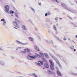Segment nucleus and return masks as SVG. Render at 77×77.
I'll return each instance as SVG.
<instances>
[{"mask_svg":"<svg viewBox=\"0 0 77 77\" xmlns=\"http://www.w3.org/2000/svg\"><path fill=\"white\" fill-rule=\"evenodd\" d=\"M37 56L38 57H41V55L39 54H36L34 56H31L30 55H28L26 57L29 60H32L33 59H36Z\"/></svg>","mask_w":77,"mask_h":77,"instance_id":"obj_1","label":"nucleus"},{"mask_svg":"<svg viewBox=\"0 0 77 77\" xmlns=\"http://www.w3.org/2000/svg\"><path fill=\"white\" fill-rule=\"evenodd\" d=\"M5 12L6 13H8L9 14H14V11H10V12H9V8L10 7L8 5H6L5 6Z\"/></svg>","mask_w":77,"mask_h":77,"instance_id":"obj_2","label":"nucleus"},{"mask_svg":"<svg viewBox=\"0 0 77 77\" xmlns=\"http://www.w3.org/2000/svg\"><path fill=\"white\" fill-rule=\"evenodd\" d=\"M52 58L53 59H54V60L56 61V62L57 63L60 68H62V66H61V65H60V64L59 63V61L56 58V57H55L54 56L53 57H52Z\"/></svg>","mask_w":77,"mask_h":77,"instance_id":"obj_3","label":"nucleus"},{"mask_svg":"<svg viewBox=\"0 0 77 77\" xmlns=\"http://www.w3.org/2000/svg\"><path fill=\"white\" fill-rule=\"evenodd\" d=\"M50 63V67L51 69V70H54V63L52 62L51 60H49Z\"/></svg>","mask_w":77,"mask_h":77,"instance_id":"obj_4","label":"nucleus"},{"mask_svg":"<svg viewBox=\"0 0 77 77\" xmlns=\"http://www.w3.org/2000/svg\"><path fill=\"white\" fill-rule=\"evenodd\" d=\"M61 5L63 7V8H64V9H67V10H69L68 8V6H67V5H66L63 3H62Z\"/></svg>","mask_w":77,"mask_h":77,"instance_id":"obj_5","label":"nucleus"},{"mask_svg":"<svg viewBox=\"0 0 77 77\" xmlns=\"http://www.w3.org/2000/svg\"><path fill=\"white\" fill-rule=\"evenodd\" d=\"M22 27L23 30H25V31H27V26H26L23 25L22 26Z\"/></svg>","mask_w":77,"mask_h":77,"instance_id":"obj_6","label":"nucleus"},{"mask_svg":"<svg viewBox=\"0 0 77 77\" xmlns=\"http://www.w3.org/2000/svg\"><path fill=\"white\" fill-rule=\"evenodd\" d=\"M13 23L14 26L17 27V28H19V25L16 22L14 21L13 22Z\"/></svg>","mask_w":77,"mask_h":77,"instance_id":"obj_7","label":"nucleus"},{"mask_svg":"<svg viewBox=\"0 0 77 77\" xmlns=\"http://www.w3.org/2000/svg\"><path fill=\"white\" fill-rule=\"evenodd\" d=\"M60 58L61 59H63V60L65 62H66V61H67V60H66V59L64 57H63L60 56Z\"/></svg>","mask_w":77,"mask_h":77,"instance_id":"obj_8","label":"nucleus"},{"mask_svg":"<svg viewBox=\"0 0 77 77\" xmlns=\"http://www.w3.org/2000/svg\"><path fill=\"white\" fill-rule=\"evenodd\" d=\"M68 10L70 12H72V13H73V14H75L77 12L76 11L72 9H70Z\"/></svg>","mask_w":77,"mask_h":77,"instance_id":"obj_9","label":"nucleus"},{"mask_svg":"<svg viewBox=\"0 0 77 77\" xmlns=\"http://www.w3.org/2000/svg\"><path fill=\"white\" fill-rule=\"evenodd\" d=\"M5 64V63L3 61L0 60V65L3 66Z\"/></svg>","mask_w":77,"mask_h":77,"instance_id":"obj_10","label":"nucleus"},{"mask_svg":"<svg viewBox=\"0 0 77 77\" xmlns=\"http://www.w3.org/2000/svg\"><path fill=\"white\" fill-rule=\"evenodd\" d=\"M44 54L46 58H47L48 59H49V58H50V57L47 53H45Z\"/></svg>","mask_w":77,"mask_h":77,"instance_id":"obj_11","label":"nucleus"},{"mask_svg":"<svg viewBox=\"0 0 77 77\" xmlns=\"http://www.w3.org/2000/svg\"><path fill=\"white\" fill-rule=\"evenodd\" d=\"M53 28L56 31V32H57V28H56V27L55 25H54L53 26Z\"/></svg>","mask_w":77,"mask_h":77,"instance_id":"obj_12","label":"nucleus"},{"mask_svg":"<svg viewBox=\"0 0 77 77\" xmlns=\"http://www.w3.org/2000/svg\"><path fill=\"white\" fill-rule=\"evenodd\" d=\"M39 62L40 63H37V65H38L39 66L40 65H43V62H42V61H39Z\"/></svg>","mask_w":77,"mask_h":77,"instance_id":"obj_13","label":"nucleus"},{"mask_svg":"<svg viewBox=\"0 0 77 77\" xmlns=\"http://www.w3.org/2000/svg\"><path fill=\"white\" fill-rule=\"evenodd\" d=\"M16 42H18V43H20V44H22V45H26L27 44L26 43H23L18 41H16Z\"/></svg>","mask_w":77,"mask_h":77,"instance_id":"obj_14","label":"nucleus"},{"mask_svg":"<svg viewBox=\"0 0 77 77\" xmlns=\"http://www.w3.org/2000/svg\"><path fill=\"white\" fill-rule=\"evenodd\" d=\"M34 48H35V49L36 51H39V48L37 46H34Z\"/></svg>","mask_w":77,"mask_h":77,"instance_id":"obj_15","label":"nucleus"},{"mask_svg":"<svg viewBox=\"0 0 77 77\" xmlns=\"http://www.w3.org/2000/svg\"><path fill=\"white\" fill-rule=\"evenodd\" d=\"M57 73L59 76H60L62 75L61 73L58 70L57 71Z\"/></svg>","mask_w":77,"mask_h":77,"instance_id":"obj_16","label":"nucleus"},{"mask_svg":"<svg viewBox=\"0 0 77 77\" xmlns=\"http://www.w3.org/2000/svg\"><path fill=\"white\" fill-rule=\"evenodd\" d=\"M25 51H27L28 52H30L31 51V50L30 49L27 48V49H24Z\"/></svg>","mask_w":77,"mask_h":77,"instance_id":"obj_17","label":"nucleus"},{"mask_svg":"<svg viewBox=\"0 0 77 77\" xmlns=\"http://www.w3.org/2000/svg\"><path fill=\"white\" fill-rule=\"evenodd\" d=\"M44 66L46 68H49V66H48L47 64H45Z\"/></svg>","mask_w":77,"mask_h":77,"instance_id":"obj_18","label":"nucleus"},{"mask_svg":"<svg viewBox=\"0 0 77 77\" xmlns=\"http://www.w3.org/2000/svg\"><path fill=\"white\" fill-rule=\"evenodd\" d=\"M20 53L21 54H26V51H21L20 52Z\"/></svg>","mask_w":77,"mask_h":77,"instance_id":"obj_19","label":"nucleus"},{"mask_svg":"<svg viewBox=\"0 0 77 77\" xmlns=\"http://www.w3.org/2000/svg\"><path fill=\"white\" fill-rule=\"evenodd\" d=\"M15 21L16 22H17L18 23H20V20H18V19L17 18L15 19Z\"/></svg>","mask_w":77,"mask_h":77,"instance_id":"obj_20","label":"nucleus"},{"mask_svg":"<svg viewBox=\"0 0 77 77\" xmlns=\"http://www.w3.org/2000/svg\"><path fill=\"white\" fill-rule=\"evenodd\" d=\"M29 39L30 40V41H32V42H33V40H34L33 38L31 37H29Z\"/></svg>","mask_w":77,"mask_h":77,"instance_id":"obj_21","label":"nucleus"},{"mask_svg":"<svg viewBox=\"0 0 77 77\" xmlns=\"http://www.w3.org/2000/svg\"><path fill=\"white\" fill-rule=\"evenodd\" d=\"M43 62H47V60L45 58H44L42 59Z\"/></svg>","mask_w":77,"mask_h":77,"instance_id":"obj_22","label":"nucleus"},{"mask_svg":"<svg viewBox=\"0 0 77 77\" xmlns=\"http://www.w3.org/2000/svg\"><path fill=\"white\" fill-rule=\"evenodd\" d=\"M70 48L71 49V50H74V46H70Z\"/></svg>","mask_w":77,"mask_h":77,"instance_id":"obj_23","label":"nucleus"},{"mask_svg":"<svg viewBox=\"0 0 77 77\" xmlns=\"http://www.w3.org/2000/svg\"><path fill=\"white\" fill-rule=\"evenodd\" d=\"M51 1H52V2H57L58 3H59V2H58L57 0H51Z\"/></svg>","mask_w":77,"mask_h":77,"instance_id":"obj_24","label":"nucleus"},{"mask_svg":"<svg viewBox=\"0 0 77 77\" xmlns=\"http://www.w3.org/2000/svg\"><path fill=\"white\" fill-rule=\"evenodd\" d=\"M48 73L49 74H52V72L50 70H48Z\"/></svg>","mask_w":77,"mask_h":77,"instance_id":"obj_25","label":"nucleus"},{"mask_svg":"<svg viewBox=\"0 0 77 77\" xmlns=\"http://www.w3.org/2000/svg\"><path fill=\"white\" fill-rule=\"evenodd\" d=\"M55 38H56V39H57L58 40H59V41H60L61 42H62V40H60V39L58 37H57L56 36H55Z\"/></svg>","mask_w":77,"mask_h":77,"instance_id":"obj_26","label":"nucleus"},{"mask_svg":"<svg viewBox=\"0 0 77 77\" xmlns=\"http://www.w3.org/2000/svg\"><path fill=\"white\" fill-rule=\"evenodd\" d=\"M15 16L17 17V18H18L19 15L17 13H16L15 14Z\"/></svg>","mask_w":77,"mask_h":77,"instance_id":"obj_27","label":"nucleus"},{"mask_svg":"<svg viewBox=\"0 0 77 77\" xmlns=\"http://www.w3.org/2000/svg\"><path fill=\"white\" fill-rule=\"evenodd\" d=\"M32 75H34L35 77H37L38 76H37L36 74H35V73H32Z\"/></svg>","mask_w":77,"mask_h":77,"instance_id":"obj_28","label":"nucleus"},{"mask_svg":"<svg viewBox=\"0 0 77 77\" xmlns=\"http://www.w3.org/2000/svg\"><path fill=\"white\" fill-rule=\"evenodd\" d=\"M28 21H29V22H30V23H31V22L32 21V20H31V19H29Z\"/></svg>","mask_w":77,"mask_h":77,"instance_id":"obj_29","label":"nucleus"},{"mask_svg":"<svg viewBox=\"0 0 77 77\" xmlns=\"http://www.w3.org/2000/svg\"><path fill=\"white\" fill-rule=\"evenodd\" d=\"M45 42H47L48 43H50V42H49V41L47 40H45Z\"/></svg>","mask_w":77,"mask_h":77,"instance_id":"obj_30","label":"nucleus"},{"mask_svg":"<svg viewBox=\"0 0 77 77\" xmlns=\"http://www.w3.org/2000/svg\"><path fill=\"white\" fill-rule=\"evenodd\" d=\"M31 9L32 10V11H34V13H35V10H34L33 8H31Z\"/></svg>","mask_w":77,"mask_h":77,"instance_id":"obj_31","label":"nucleus"},{"mask_svg":"<svg viewBox=\"0 0 77 77\" xmlns=\"http://www.w3.org/2000/svg\"><path fill=\"white\" fill-rule=\"evenodd\" d=\"M5 19H2L1 20V21H5Z\"/></svg>","mask_w":77,"mask_h":77,"instance_id":"obj_32","label":"nucleus"},{"mask_svg":"<svg viewBox=\"0 0 77 77\" xmlns=\"http://www.w3.org/2000/svg\"><path fill=\"white\" fill-rule=\"evenodd\" d=\"M67 17L68 18H69V19H70V20H72V17H71L69 16H68Z\"/></svg>","mask_w":77,"mask_h":77,"instance_id":"obj_33","label":"nucleus"},{"mask_svg":"<svg viewBox=\"0 0 77 77\" xmlns=\"http://www.w3.org/2000/svg\"><path fill=\"white\" fill-rule=\"evenodd\" d=\"M49 54H50V56H51V57H53L54 56H53V55H52L50 53H49Z\"/></svg>","mask_w":77,"mask_h":77,"instance_id":"obj_34","label":"nucleus"},{"mask_svg":"<svg viewBox=\"0 0 77 77\" xmlns=\"http://www.w3.org/2000/svg\"><path fill=\"white\" fill-rule=\"evenodd\" d=\"M40 55H41V56H44V54H43V53H40Z\"/></svg>","mask_w":77,"mask_h":77,"instance_id":"obj_35","label":"nucleus"},{"mask_svg":"<svg viewBox=\"0 0 77 77\" xmlns=\"http://www.w3.org/2000/svg\"><path fill=\"white\" fill-rule=\"evenodd\" d=\"M72 74H73L74 75H77V73H72Z\"/></svg>","mask_w":77,"mask_h":77,"instance_id":"obj_36","label":"nucleus"},{"mask_svg":"<svg viewBox=\"0 0 77 77\" xmlns=\"http://www.w3.org/2000/svg\"><path fill=\"white\" fill-rule=\"evenodd\" d=\"M70 3L71 5H74V3H72L71 2H70Z\"/></svg>","mask_w":77,"mask_h":77,"instance_id":"obj_37","label":"nucleus"},{"mask_svg":"<svg viewBox=\"0 0 77 77\" xmlns=\"http://www.w3.org/2000/svg\"><path fill=\"white\" fill-rule=\"evenodd\" d=\"M58 18H59V17H56V18L55 19V20H58Z\"/></svg>","mask_w":77,"mask_h":77,"instance_id":"obj_38","label":"nucleus"},{"mask_svg":"<svg viewBox=\"0 0 77 77\" xmlns=\"http://www.w3.org/2000/svg\"><path fill=\"white\" fill-rule=\"evenodd\" d=\"M6 21H4V22H3V23L4 24H6Z\"/></svg>","mask_w":77,"mask_h":77,"instance_id":"obj_39","label":"nucleus"},{"mask_svg":"<svg viewBox=\"0 0 77 77\" xmlns=\"http://www.w3.org/2000/svg\"><path fill=\"white\" fill-rule=\"evenodd\" d=\"M0 50H1V51H3V49L2 48H0Z\"/></svg>","mask_w":77,"mask_h":77,"instance_id":"obj_40","label":"nucleus"},{"mask_svg":"<svg viewBox=\"0 0 77 77\" xmlns=\"http://www.w3.org/2000/svg\"><path fill=\"white\" fill-rule=\"evenodd\" d=\"M18 48H19V49H21V48H23L21 47H18Z\"/></svg>","mask_w":77,"mask_h":77,"instance_id":"obj_41","label":"nucleus"},{"mask_svg":"<svg viewBox=\"0 0 77 77\" xmlns=\"http://www.w3.org/2000/svg\"><path fill=\"white\" fill-rule=\"evenodd\" d=\"M48 15V14L46 13L45 14V16H46V17H47V16Z\"/></svg>","mask_w":77,"mask_h":77,"instance_id":"obj_42","label":"nucleus"},{"mask_svg":"<svg viewBox=\"0 0 77 77\" xmlns=\"http://www.w3.org/2000/svg\"><path fill=\"white\" fill-rule=\"evenodd\" d=\"M66 38L64 37V38H63V40H64V41H66Z\"/></svg>","mask_w":77,"mask_h":77,"instance_id":"obj_43","label":"nucleus"},{"mask_svg":"<svg viewBox=\"0 0 77 77\" xmlns=\"http://www.w3.org/2000/svg\"><path fill=\"white\" fill-rule=\"evenodd\" d=\"M51 42L52 44H53V41H52V40H51Z\"/></svg>","mask_w":77,"mask_h":77,"instance_id":"obj_44","label":"nucleus"},{"mask_svg":"<svg viewBox=\"0 0 77 77\" xmlns=\"http://www.w3.org/2000/svg\"><path fill=\"white\" fill-rule=\"evenodd\" d=\"M72 24H73V26H76V24H74V23H72Z\"/></svg>","mask_w":77,"mask_h":77,"instance_id":"obj_45","label":"nucleus"},{"mask_svg":"<svg viewBox=\"0 0 77 77\" xmlns=\"http://www.w3.org/2000/svg\"><path fill=\"white\" fill-rule=\"evenodd\" d=\"M56 34H58V32H57V31H56Z\"/></svg>","mask_w":77,"mask_h":77,"instance_id":"obj_46","label":"nucleus"},{"mask_svg":"<svg viewBox=\"0 0 77 77\" xmlns=\"http://www.w3.org/2000/svg\"><path fill=\"white\" fill-rule=\"evenodd\" d=\"M15 11H16V12H17V9H15Z\"/></svg>","mask_w":77,"mask_h":77,"instance_id":"obj_47","label":"nucleus"},{"mask_svg":"<svg viewBox=\"0 0 77 77\" xmlns=\"http://www.w3.org/2000/svg\"><path fill=\"white\" fill-rule=\"evenodd\" d=\"M35 30H38V29L36 28H35Z\"/></svg>","mask_w":77,"mask_h":77,"instance_id":"obj_48","label":"nucleus"},{"mask_svg":"<svg viewBox=\"0 0 77 77\" xmlns=\"http://www.w3.org/2000/svg\"><path fill=\"white\" fill-rule=\"evenodd\" d=\"M56 69H59V68H58V67H57Z\"/></svg>","mask_w":77,"mask_h":77,"instance_id":"obj_49","label":"nucleus"},{"mask_svg":"<svg viewBox=\"0 0 77 77\" xmlns=\"http://www.w3.org/2000/svg\"><path fill=\"white\" fill-rule=\"evenodd\" d=\"M72 42H73L74 43H75V42H74L73 40H72Z\"/></svg>","mask_w":77,"mask_h":77,"instance_id":"obj_50","label":"nucleus"},{"mask_svg":"<svg viewBox=\"0 0 77 77\" xmlns=\"http://www.w3.org/2000/svg\"><path fill=\"white\" fill-rule=\"evenodd\" d=\"M74 51H76V50H75V49H74Z\"/></svg>","mask_w":77,"mask_h":77,"instance_id":"obj_51","label":"nucleus"},{"mask_svg":"<svg viewBox=\"0 0 77 77\" xmlns=\"http://www.w3.org/2000/svg\"><path fill=\"white\" fill-rule=\"evenodd\" d=\"M12 58H13V59H14V58H15V57H12Z\"/></svg>","mask_w":77,"mask_h":77,"instance_id":"obj_52","label":"nucleus"},{"mask_svg":"<svg viewBox=\"0 0 77 77\" xmlns=\"http://www.w3.org/2000/svg\"><path fill=\"white\" fill-rule=\"evenodd\" d=\"M3 26H5V23H3Z\"/></svg>","mask_w":77,"mask_h":77,"instance_id":"obj_53","label":"nucleus"},{"mask_svg":"<svg viewBox=\"0 0 77 77\" xmlns=\"http://www.w3.org/2000/svg\"><path fill=\"white\" fill-rule=\"evenodd\" d=\"M13 2H15V0H12Z\"/></svg>","mask_w":77,"mask_h":77,"instance_id":"obj_54","label":"nucleus"},{"mask_svg":"<svg viewBox=\"0 0 77 77\" xmlns=\"http://www.w3.org/2000/svg\"><path fill=\"white\" fill-rule=\"evenodd\" d=\"M18 47H17V49L16 50H17V51L18 50Z\"/></svg>","mask_w":77,"mask_h":77,"instance_id":"obj_55","label":"nucleus"},{"mask_svg":"<svg viewBox=\"0 0 77 77\" xmlns=\"http://www.w3.org/2000/svg\"><path fill=\"white\" fill-rule=\"evenodd\" d=\"M11 16L12 17H13V16H14V15L13 14H11Z\"/></svg>","mask_w":77,"mask_h":77,"instance_id":"obj_56","label":"nucleus"},{"mask_svg":"<svg viewBox=\"0 0 77 77\" xmlns=\"http://www.w3.org/2000/svg\"><path fill=\"white\" fill-rule=\"evenodd\" d=\"M48 15H50V13H48Z\"/></svg>","mask_w":77,"mask_h":77,"instance_id":"obj_57","label":"nucleus"},{"mask_svg":"<svg viewBox=\"0 0 77 77\" xmlns=\"http://www.w3.org/2000/svg\"><path fill=\"white\" fill-rule=\"evenodd\" d=\"M68 40H69V41H71V40H70V39H69V38H68Z\"/></svg>","mask_w":77,"mask_h":77,"instance_id":"obj_58","label":"nucleus"},{"mask_svg":"<svg viewBox=\"0 0 77 77\" xmlns=\"http://www.w3.org/2000/svg\"><path fill=\"white\" fill-rule=\"evenodd\" d=\"M41 4L40 3H39V5H40V6H41Z\"/></svg>","mask_w":77,"mask_h":77,"instance_id":"obj_59","label":"nucleus"},{"mask_svg":"<svg viewBox=\"0 0 77 77\" xmlns=\"http://www.w3.org/2000/svg\"><path fill=\"white\" fill-rule=\"evenodd\" d=\"M59 19H60V20H62V18H59Z\"/></svg>","mask_w":77,"mask_h":77,"instance_id":"obj_60","label":"nucleus"},{"mask_svg":"<svg viewBox=\"0 0 77 77\" xmlns=\"http://www.w3.org/2000/svg\"><path fill=\"white\" fill-rule=\"evenodd\" d=\"M56 25H57V26L58 25V23H57L56 24Z\"/></svg>","mask_w":77,"mask_h":77,"instance_id":"obj_61","label":"nucleus"},{"mask_svg":"<svg viewBox=\"0 0 77 77\" xmlns=\"http://www.w3.org/2000/svg\"><path fill=\"white\" fill-rule=\"evenodd\" d=\"M75 37L76 38H77V35H76L75 36Z\"/></svg>","mask_w":77,"mask_h":77,"instance_id":"obj_62","label":"nucleus"},{"mask_svg":"<svg viewBox=\"0 0 77 77\" xmlns=\"http://www.w3.org/2000/svg\"><path fill=\"white\" fill-rule=\"evenodd\" d=\"M14 28H15V29H17V28L15 27H14Z\"/></svg>","mask_w":77,"mask_h":77,"instance_id":"obj_63","label":"nucleus"},{"mask_svg":"<svg viewBox=\"0 0 77 77\" xmlns=\"http://www.w3.org/2000/svg\"><path fill=\"white\" fill-rule=\"evenodd\" d=\"M76 4H77V1L76 2Z\"/></svg>","mask_w":77,"mask_h":77,"instance_id":"obj_64","label":"nucleus"}]
</instances>
